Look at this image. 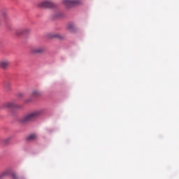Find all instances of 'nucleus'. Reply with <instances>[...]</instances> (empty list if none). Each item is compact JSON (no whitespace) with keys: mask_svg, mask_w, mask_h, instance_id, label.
I'll return each mask as SVG.
<instances>
[{"mask_svg":"<svg viewBox=\"0 0 179 179\" xmlns=\"http://www.w3.org/2000/svg\"><path fill=\"white\" fill-rule=\"evenodd\" d=\"M31 52L32 54H44L45 52V47L39 46L31 49Z\"/></svg>","mask_w":179,"mask_h":179,"instance_id":"7ed1b4c3","label":"nucleus"},{"mask_svg":"<svg viewBox=\"0 0 179 179\" xmlns=\"http://www.w3.org/2000/svg\"><path fill=\"white\" fill-rule=\"evenodd\" d=\"M6 12H3V13H2V16H3V17H6Z\"/></svg>","mask_w":179,"mask_h":179,"instance_id":"dca6fc26","label":"nucleus"},{"mask_svg":"<svg viewBox=\"0 0 179 179\" xmlns=\"http://www.w3.org/2000/svg\"><path fill=\"white\" fill-rule=\"evenodd\" d=\"M62 3L66 8H73V6H78L83 3L80 0H63Z\"/></svg>","mask_w":179,"mask_h":179,"instance_id":"f03ea898","label":"nucleus"},{"mask_svg":"<svg viewBox=\"0 0 179 179\" xmlns=\"http://www.w3.org/2000/svg\"><path fill=\"white\" fill-rule=\"evenodd\" d=\"M31 96H33V97H40V96H41V92L35 90L32 92Z\"/></svg>","mask_w":179,"mask_h":179,"instance_id":"0eeeda50","label":"nucleus"},{"mask_svg":"<svg viewBox=\"0 0 179 179\" xmlns=\"http://www.w3.org/2000/svg\"><path fill=\"white\" fill-rule=\"evenodd\" d=\"M4 87L6 90H10V83L7 82L4 85Z\"/></svg>","mask_w":179,"mask_h":179,"instance_id":"f8f14e48","label":"nucleus"},{"mask_svg":"<svg viewBox=\"0 0 179 179\" xmlns=\"http://www.w3.org/2000/svg\"><path fill=\"white\" fill-rule=\"evenodd\" d=\"M37 138V136L36 134H31L29 136L27 139V141H34Z\"/></svg>","mask_w":179,"mask_h":179,"instance_id":"9b49d317","label":"nucleus"},{"mask_svg":"<svg viewBox=\"0 0 179 179\" xmlns=\"http://www.w3.org/2000/svg\"><path fill=\"white\" fill-rule=\"evenodd\" d=\"M8 176H10V170L9 169L0 173V179H3L5 177H8Z\"/></svg>","mask_w":179,"mask_h":179,"instance_id":"423d86ee","label":"nucleus"},{"mask_svg":"<svg viewBox=\"0 0 179 179\" xmlns=\"http://www.w3.org/2000/svg\"><path fill=\"white\" fill-rule=\"evenodd\" d=\"M39 6L41 8H54V3L50 0H45L40 3Z\"/></svg>","mask_w":179,"mask_h":179,"instance_id":"20e7f679","label":"nucleus"},{"mask_svg":"<svg viewBox=\"0 0 179 179\" xmlns=\"http://www.w3.org/2000/svg\"><path fill=\"white\" fill-rule=\"evenodd\" d=\"M9 66V61L8 60H1L0 61V68L3 69H6Z\"/></svg>","mask_w":179,"mask_h":179,"instance_id":"39448f33","label":"nucleus"},{"mask_svg":"<svg viewBox=\"0 0 179 179\" xmlns=\"http://www.w3.org/2000/svg\"><path fill=\"white\" fill-rule=\"evenodd\" d=\"M20 31L21 34H23L24 33H29V31H30V29H24L20 30Z\"/></svg>","mask_w":179,"mask_h":179,"instance_id":"ddd939ff","label":"nucleus"},{"mask_svg":"<svg viewBox=\"0 0 179 179\" xmlns=\"http://www.w3.org/2000/svg\"><path fill=\"white\" fill-rule=\"evenodd\" d=\"M4 107H6V108H16V105H15L14 103L8 102L4 104Z\"/></svg>","mask_w":179,"mask_h":179,"instance_id":"6e6552de","label":"nucleus"},{"mask_svg":"<svg viewBox=\"0 0 179 179\" xmlns=\"http://www.w3.org/2000/svg\"><path fill=\"white\" fill-rule=\"evenodd\" d=\"M17 34H20L17 33Z\"/></svg>","mask_w":179,"mask_h":179,"instance_id":"f3484780","label":"nucleus"},{"mask_svg":"<svg viewBox=\"0 0 179 179\" xmlns=\"http://www.w3.org/2000/svg\"><path fill=\"white\" fill-rule=\"evenodd\" d=\"M75 29V25L73 24H69L67 26V30H69V31H73Z\"/></svg>","mask_w":179,"mask_h":179,"instance_id":"9d476101","label":"nucleus"},{"mask_svg":"<svg viewBox=\"0 0 179 179\" xmlns=\"http://www.w3.org/2000/svg\"><path fill=\"white\" fill-rule=\"evenodd\" d=\"M55 17H62V13H61V12L57 13L55 15Z\"/></svg>","mask_w":179,"mask_h":179,"instance_id":"4468645a","label":"nucleus"},{"mask_svg":"<svg viewBox=\"0 0 179 179\" xmlns=\"http://www.w3.org/2000/svg\"><path fill=\"white\" fill-rule=\"evenodd\" d=\"M43 113H44V110H36L35 112L29 113V115H26L21 120V122H29V121L35 120V118H37V117H40V115H41Z\"/></svg>","mask_w":179,"mask_h":179,"instance_id":"f257e3e1","label":"nucleus"},{"mask_svg":"<svg viewBox=\"0 0 179 179\" xmlns=\"http://www.w3.org/2000/svg\"><path fill=\"white\" fill-rule=\"evenodd\" d=\"M12 178L13 179H17V175L16 173H13L11 174Z\"/></svg>","mask_w":179,"mask_h":179,"instance_id":"2eb2a0df","label":"nucleus"},{"mask_svg":"<svg viewBox=\"0 0 179 179\" xmlns=\"http://www.w3.org/2000/svg\"><path fill=\"white\" fill-rule=\"evenodd\" d=\"M50 38H62V36L59 34H49Z\"/></svg>","mask_w":179,"mask_h":179,"instance_id":"1a4fd4ad","label":"nucleus"}]
</instances>
